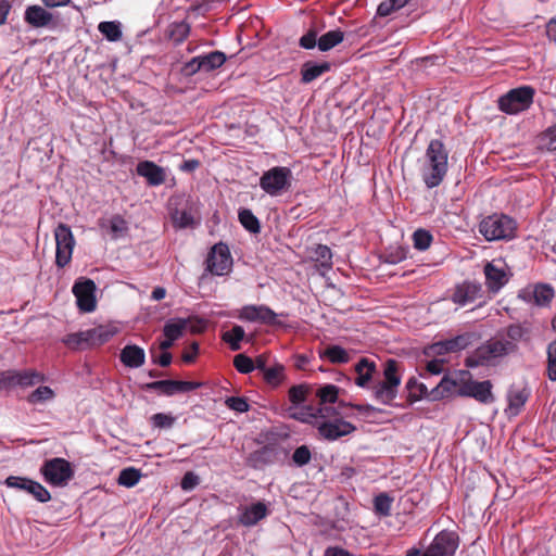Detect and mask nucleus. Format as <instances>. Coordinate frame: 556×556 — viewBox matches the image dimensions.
<instances>
[{"mask_svg":"<svg viewBox=\"0 0 556 556\" xmlns=\"http://www.w3.org/2000/svg\"><path fill=\"white\" fill-rule=\"evenodd\" d=\"M263 379L269 387L276 389L286 380L285 366L275 364L263 374Z\"/></svg>","mask_w":556,"mask_h":556,"instance_id":"nucleus-35","label":"nucleus"},{"mask_svg":"<svg viewBox=\"0 0 556 556\" xmlns=\"http://www.w3.org/2000/svg\"><path fill=\"white\" fill-rule=\"evenodd\" d=\"M203 386L200 381H180V380H157L148 382L141 388L147 391L155 390L160 391L166 396H173L176 393L190 392L197 390Z\"/></svg>","mask_w":556,"mask_h":556,"instance_id":"nucleus-19","label":"nucleus"},{"mask_svg":"<svg viewBox=\"0 0 556 556\" xmlns=\"http://www.w3.org/2000/svg\"><path fill=\"white\" fill-rule=\"evenodd\" d=\"M511 350V345L502 344V341L497 338H492L478 346L465 358V366L475 368L494 365L497 358L509 355Z\"/></svg>","mask_w":556,"mask_h":556,"instance_id":"nucleus-3","label":"nucleus"},{"mask_svg":"<svg viewBox=\"0 0 556 556\" xmlns=\"http://www.w3.org/2000/svg\"><path fill=\"white\" fill-rule=\"evenodd\" d=\"M55 396L53 390L47 386H40L34 390L28 396L29 404H39L52 400Z\"/></svg>","mask_w":556,"mask_h":556,"instance_id":"nucleus-47","label":"nucleus"},{"mask_svg":"<svg viewBox=\"0 0 556 556\" xmlns=\"http://www.w3.org/2000/svg\"><path fill=\"white\" fill-rule=\"evenodd\" d=\"M477 339L476 333L466 332L458 334L452 339L438 341L428 348V355H445L448 353H456L468 348Z\"/></svg>","mask_w":556,"mask_h":556,"instance_id":"nucleus-17","label":"nucleus"},{"mask_svg":"<svg viewBox=\"0 0 556 556\" xmlns=\"http://www.w3.org/2000/svg\"><path fill=\"white\" fill-rule=\"evenodd\" d=\"M483 296L484 291L480 282L465 280L454 287L451 301L458 306H466Z\"/></svg>","mask_w":556,"mask_h":556,"instance_id":"nucleus-18","label":"nucleus"},{"mask_svg":"<svg viewBox=\"0 0 556 556\" xmlns=\"http://www.w3.org/2000/svg\"><path fill=\"white\" fill-rule=\"evenodd\" d=\"M344 40V33L337 28L329 30L318 38V49L321 52H327L332 48L337 47Z\"/></svg>","mask_w":556,"mask_h":556,"instance_id":"nucleus-33","label":"nucleus"},{"mask_svg":"<svg viewBox=\"0 0 556 556\" xmlns=\"http://www.w3.org/2000/svg\"><path fill=\"white\" fill-rule=\"evenodd\" d=\"M286 456V451L279 444L270 443L249 454L247 465L254 469H263L274 465Z\"/></svg>","mask_w":556,"mask_h":556,"instance_id":"nucleus-13","label":"nucleus"},{"mask_svg":"<svg viewBox=\"0 0 556 556\" xmlns=\"http://www.w3.org/2000/svg\"><path fill=\"white\" fill-rule=\"evenodd\" d=\"M460 386L457 389V396L472 397L481 404H492L495 401L492 392L493 384L490 380L476 381L468 370H459Z\"/></svg>","mask_w":556,"mask_h":556,"instance_id":"nucleus-7","label":"nucleus"},{"mask_svg":"<svg viewBox=\"0 0 556 556\" xmlns=\"http://www.w3.org/2000/svg\"><path fill=\"white\" fill-rule=\"evenodd\" d=\"M89 337V346H99L108 341L115 334V332L108 327L99 326L87 330Z\"/></svg>","mask_w":556,"mask_h":556,"instance_id":"nucleus-37","label":"nucleus"},{"mask_svg":"<svg viewBox=\"0 0 556 556\" xmlns=\"http://www.w3.org/2000/svg\"><path fill=\"white\" fill-rule=\"evenodd\" d=\"M188 323L186 319L177 318L168 320L163 327V334L169 340H178L182 337L187 329Z\"/></svg>","mask_w":556,"mask_h":556,"instance_id":"nucleus-36","label":"nucleus"},{"mask_svg":"<svg viewBox=\"0 0 556 556\" xmlns=\"http://www.w3.org/2000/svg\"><path fill=\"white\" fill-rule=\"evenodd\" d=\"M141 478L140 470L128 467L123 470H121L117 482L119 485L126 486V488H132L135 486Z\"/></svg>","mask_w":556,"mask_h":556,"instance_id":"nucleus-43","label":"nucleus"},{"mask_svg":"<svg viewBox=\"0 0 556 556\" xmlns=\"http://www.w3.org/2000/svg\"><path fill=\"white\" fill-rule=\"evenodd\" d=\"M43 381L45 376L37 370H16V387L29 388Z\"/></svg>","mask_w":556,"mask_h":556,"instance_id":"nucleus-34","label":"nucleus"},{"mask_svg":"<svg viewBox=\"0 0 556 556\" xmlns=\"http://www.w3.org/2000/svg\"><path fill=\"white\" fill-rule=\"evenodd\" d=\"M407 3L408 0H384L378 5L377 15L381 17L389 16Z\"/></svg>","mask_w":556,"mask_h":556,"instance_id":"nucleus-50","label":"nucleus"},{"mask_svg":"<svg viewBox=\"0 0 556 556\" xmlns=\"http://www.w3.org/2000/svg\"><path fill=\"white\" fill-rule=\"evenodd\" d=\"M233 366L240 374H250L255 369L253 359L243 353L233 357Z\"/></svg>","mask_w":556,"mask_h":556,"instance_id":"nucleus-53","label":"nucleus"},{"mask_svg":"<svg viewBox=\"0 0 556 556\" xmlns=\"http://www.w3.org/2000/svg\"><path fill=\"white\" fill-rule=\"evenodd\" d=\"M225 405L237 413H247L250 409V405L247 399L241 396H229L225 400Z\"/></svg>","mask_w":556,"mask_h":556,"instance_id":"nucleus-59","label":"nucleus"},{"mask_svg":"<svg viewBox=\"0 0 556 556\" xmlns=\"http://www.w3.org/2000/svg\"><path fill=\"white\" fill-rule=\"evenodd\" d=\"M530 396L527 388L511 389L508 393V410L511 415H518Z\"/></svg>","mask_w":556,"mask_h":556,"instance_id":"nucleus-32","label":"nucleus"},{"mask_svg":"<svg viewBox=\"0 0 556 556\" xmlns=\"http://www.w3.org/2000/svg\"><path fill=\"white\" fill-rule=\"evenodd\" d=\"M53 233L55 239V265L59 268H64L72 261L76 240L71 227L64 223H60Z\"/></svg>","mask_w":556,"mask_h":556,"instance_id":"nucleus-11","label":"nucleus"},{"mask_svg":"<svg viewBox=\"0 0 556 556\" xmlns=\"http://www.w3.org/2000/svg\"><path fill=\"white\" fill-rule=\"evenodd\" d=\"M63 342L72 349H85L89 346L87 330L67 334Z\"/></svg>","mask_w":556,"mask_h":556,"instance_id":"nucleus-48","label":"nucleus"},{"mask_svg":"<svg viewBox=\"0 0 556 556\" xmlns=\"http://www.w3.org/2000/svg\"><path fill=\"white\" fill-rule=\"evenodd\" d=\"M339 395V388L334 384H326L317 390V396L319 397L320 407L325 404H333L337 402Z\"/></svg>","mask_w":556,"mask_h":556,"instance_id":"nucleus-46","label":"nucleus"},{"mask_svg":"<svg viewBox=\"0 0 556 556\" xmlns=\"http://www.w3.org/2000/svg\"><path fill=\"white\" fill-rule=\"evenodd\" d=\"M318 31L316 28H309L300 39L299 46L306 50L318 48Z\"/></svg>","mask_w":556,"mask_h":556,"instance_id":"nucleus-57","label":"nucleus"},{"mask_svg":"<svg viewBox=\"0 0 556 556\" xmlns=\"http://www.w3.org/2000/svg\"><path fill=\"white\" fill-rule=\"evenodd\" d=\"M485 286L490 293L496 294L508 283L509 274L504 266H498L495 261L488 262L483 267Z\"/></svg>","mask_w":556,"mask_h":556,"instance_id":"nucleus-21","label":"nucleus"},{"mask_svg":"<svg viewBox=\"0 0 556 556\" xmlns=\"http://www.w3.org/2000/svg\"><path fill=\"white\" fill-rule=\"evenodd\" d=\"M189 34L190 25L185 21L172 23L168 27V37L176 45L184 42Z\"/></svg>","mask_w":556,"mask_h":556,"instance_id":"nucleus-39","label":"nucleus"},{"mask_svg":"<svg viewBox=\"0 0 556 556\" xmlns=\"http://www.w3.org/2000/svg\"><path fill=\"white\" fill-rule=\"evenodd\" d=\"M202 66L201 58L198 55L185 64L184 72L186 75H194L198 72L203 71Z\"/></svg>","mask_w":556,"mask_h":556,"instance_id":"nucleus-62","label":"nucleus"},{"mask_svg":"<svg viewBox=\"0 0 556 556\" xmlns=\"http://www.w3.org/2000/svg\"><path fill=\"white\" fill-rule=\"evenodd\" d=\"M320 357L328 358L332 364H346L350 361L348 352L340 345H329Z\"/></svg>","mask_w":556,"mask_h":556,"instance_id":"nucleus-42","label":"nucleus"},{"mask_svg":"<svg viewBox=\"0 0 556 556\" xmlns=\"http://www.w3.org/2000/svg\"><path fill=\"white\" fill-rule=\"evenodd\" d=\"M292 172L289 167L275 166L260 178V187L269 195L277 197L288 190L291 185Z\"/></svg>","mask_w":556,"mask_h":556,"instance_id":"nucleus-10","label":"nucleus"},{"mask_svg":"<svg viewBox=\"0 0 556 556\" xmlns=\"http://www.w3.org/2000/svg\"><path fill=\"white\" fill-rule=\"evenodd\" d=\"M448 152L439 139H432L420 165L421 178L427 188L432 189L442 184L447 173Z\"/></svg>","mask_w":556,"mask_h":556,"instance_id":"nucleus-1","label":"nucleus"},{"mask_svg":"<svg viewBox=\"0 0 556 556\" xmlns=\"http://www.w3.org/2000/svg\"><path fill=\"white\" fill-rule=\"evenodd\" d=\"M24 20L28 25L35 28L49 27L54 22L53 14L37 4L26 8Z\"/></svg>","mask_w":556,"mask_h":556,"instance_id":"nucleus-25","label":"nucleus"},{"mask_svg":"<svg viewBox=\"0 0 556 556\" xmlns=\"http://www.w3.org/2000/svg\"><path fill=\"white\" fill-rule=\"evenodd\" d=\"M150 420L155 428L168 429L173 427L176 418L169 414L156 413L152 415Z\"/></svg>","mask_w":556,"mask_h":556,"instance_id":"nucleus-58","label":"nucleus"},{"mask_svg":"<svg viewBox=\"0 0 556 556\" xmlns=\"http://www.w3.org/2000/svg\"><path fill=\"white\" fill-rule=\"evenodd\" d=\"M527 333L528 330L520 324H511L506 327L503 336L498 334L496 338L502 341V344L511 345L510 354H514L518 351V343L523 340Z\"/></svg>","mask_w":556,"mask_h":556,"instance_id":"nucleus-29","label":"nucleus"},{"mask_svg":"<svg viewBox=\"0 0 556 556\" xmlns=\"http://www.w3.org/2000/svg\"><path fill=\"white\" fill-rule=\"evenodd\" d=\"M317 413L320 418L316 424L317 431L327 441H336L356 430V427L340 417V414L333 407H319Z\"/></svg>","mask_w":556,"mask_h":556,"instance_id":"nucleus-2","label":"nucleus"},{"mask_svg":"<svg viewBox=\"0 0 556 556\" xmlns=\"http://www.w3.org/2000/svg\"><path fill=\"white\" fill-rule=\"evenodd\" d=\"M8 488L26 492L40 503H47L51 500L50 492L38 481L27 477L9 476L4 480Z\"/></svg>","mask_w":556,"mask_h":556,"instance_id":"nucleus-14","label":"nucleus"},{"mask_svg":"<svg viewBox=\"0 0 556 556\" xmlns=\"http://www.w3.org/2000/svg\"><path fill=\"white\" fill-rule=\"evenodd\" d=\"M313 258L323 267L330 268L332 266V252L328 245L318 244L314 249Z\"/></svg>","mask_w":556,"mask_h":556,"instance_id":"nucleus-49","label":"nucleus"},{"mask_svg":"<svg viewBox=\"0 0 556 556\" xmlns=\"http://www.w3.org/2000/svg\"><path fill=\"white\" fill-rule=\"evenodd\" d=\"M540 144L548 151L556 150V125L548 127L541 134Z\"/></svg>","mask_w":556,"mask_h":556,"instance_id":"nucleus-54","label":"nucleus"},{"mask_svg":"<svg viewBox=\"0 0 556 556\" xmlns=\"http://www.w3.org/2000/svg\"><path fill=\"white\" fill-rule=\"evenodd\" d=\"M239 318L251 323L257 321L270 326L280 324L277 320V314L266 305H245L240 309Z\"/></svg>","mask_w":556,"mask_h":556,"instance_id":"nucleus-20","label":"nucleus"},{"mask_svg":"<svg viewBox=\"0 0 556 556\" xmlns=\"http://www.w3.org/2000/svg\"><path fill=\"white\" fill-rule=\"evenodd\" d=\"M511 350V345L502 344V341L497 338H492L478 346L465 358V366L475 368L494 365L497 358L509 355Z\"/></svg>","mask_w":556,"mask_h":556,"instance_id":"nucleus-4","label":"nucleus"},{"mask_svg":"<svg viewBox=\"0 0 556 556\" xmlns=\"http://www.w3.org/2000/svg\"><path fill=\"white\" fill-rule=\"evenodd\" d=\"M137 174L147 179L150 186L163 185L166 180V174L163 167L152 161H141L137 165Z\"/></svg>","mask_w":556,"mask_h":556,"instance_id":"nucleus-24","label":"nucleus"},{"mask_svg":"<svg viewBox=\"0 0 556 556\" xmlns=\"http://www.w3.org/2000/svg\"><path fill=\"white\" fill-rule=\"evenodd\" d=\"M554 289L546 283L536 285L532 291L522 290L519 298L528 303H534L538 306H546L554 298Z\"/></svg>","mask_w":556,"mask_h":556,"instance_id":"nucleus-22","label":"nucleus"},{"mask_svg":"<svg viewBox=\"0 0 556 556\" xmlns=\"http://www.w3.org/2000/svg\"><path fill=\"white\" fill-rule=\"evenodd\" d=\"M330 63H315L307 61L302 65L301 68V81L303 84H309L320 77L323 74L330 71Z\"/></svg>","mask_w":556,"mask_h":556,"instance_id":"nucleus-31","label":"nucleus"},{"mask_svg":"<svg viewBox=\"0 0 556 556\" xmlns=\"http://www.w3.org/2000/svg\"><path fill=\"white\" fill-rule=\"evenodd\" d=\"M547 377L549 380L556 381V340L547 346Z\"/></svg>","mask_w":556,"mask_h":556,"instance_id":"nucleus-55","label":"nucleus"},{"mask_svg":"<svg viewBox=\"0 0 556 556\" xmlns=\"http://www.w3.org/2000/svg\"><path fill=\"white\" fill-rule=\"evenodd\" d=\"M399 362L390 358L384 363L382 381L377 382L372 387L374 397L384 404L392 405L395 400L401 384V376L399 375Z\"/></svg>","mask_w":556,"mask_h":556,"instance_id":"nucleus-5","label":"nucleus"},{"mask_svg":"<svg viewBox=\"0 0 556 556\" xmlns=\"http://www.w3.org/2000/svg\"><path fill=\"white\" fill-rule=\"evenodd\" d=\"M432 240L433 237L431 232L426 229L420 228L413 233L414 248L419 251L427 250L430 247Z\"/></svg>","mask_w":556,"mask_h":556,"instance_id":"nucleus-52","label":"nucleus"},{"mask_svg":"<svg viewBox=\"0 0 556 556\" xmlns=\"http://www.w3.org/2000/svg\"><path fill=\"white\" fill-rule=\"evenodd\" d=\"M355 384L359 388H367L376 372V363L367 357H362L355 365Z\"/></svg>","mask_w":556,"mask_h":556,"instance_id":"nucleus-30","label":"nucleus"},{"mask_svg":"<svg viewBox=\"0 0 556 556\" xmlns=\"http://www.w3.org/2000/svg\"><path fill=\"white\" fill-rule=\"evenodd\" d=\"M119 361L128 368H139L146 362V352L139 345L127 344L121 350Z\"/></svg>","mask_w":556,"mask_h":556,"instance_id":"nucleus-28","label":"nucleus"},{"mask_svg":"<svg viewBox=\"0 0 556 556\" xmlns=\"http://www.w3.org/2000/svg\"><path fill=\"white\" fill-rule=\"evenodd\" d=\"M203 72H211L219 68L226 62L227 58L222 51H212L207 54L200 55Z\"/></svg>","mask_w":556,"mask_h":556,"instance_id":"nucleus-38","label":"nucleus"},{"mask_svg":"<svg viewBox=\"0 0 556 556\" xmlns=\"http://www.w3.org/2000/svg\"><path fill=\"white\" fill-rule=\"evenodd\" d=\"M516 222L505 214H493L479 224V232L488 241L508 240L515 237Z\"/></svg>","mask_w":556,"mask_h":556,"instance_id":"nucleus-6","label":"nucleus"},{"mask_svg":"<svg viewBox=\"0 0 556 556\" xmlns=\"http://www.w3.org/2000/svg\"><path fill=\"white\" fill-rule=\"evenodd\" d=\"M110 228L114 233L123 232L127 230L126 220L121 215H114L110 219Z\"/></svg>","mask_w":556,"mask_h":556,"instance_id":"nucleus-64","label":"nucleus"},{"mask_svg":"<svg viewBox=\"0 0 556 556\" xmlns=\"http://www.w3.org/2000/svg\"><path fill=\"white\" fill-rule=\"evenodd\" d=\"M307 388L303 384L293 386L289 389V401L293 405H299L306 400Z\"/></svg>","mask_w":556,"mask_h":556,"instance_id":"nucleus-60","label":"nucleus"},{"mask_svg":"<svg viewBox=\"0 0 556 556\" xmlns=\"http://www.w3.org/2000/svg\"><path fill=\"white\" fill-rule=\"evenodd\" d=\"M312 459V453L307 445H301L296 447L292 454V462L298 467L307 465Z\"/></svg>","mask_w":556,"mask_h":556,"instance_id":"nucleus-56","label":"nucleus"},{"mask_svg":"<svg viewBox=\"0 0 556 556\" xmlns=\"http://www.w3.org/2000/svg\"><path fill=\"white\" fill-rule=\"evenodd\" d=\"M406 260V251L403 248H397L386 254V262L389 264H399Z\"/></svg>","mask_w":556,"mask_h":556,"instance_id":"nucleus-63","label":"nucleus"},{"mask_svg":"<svg viewBox=\"0 0 556 556\" xmlns=\"http://www.w3.org/2000/svg\"><path fill=\"white\" fill-rule=\"evenodd\" d=\"M244 329L241 326H233L230 330L223 333L222 339L229 344L231 351L241 349L240 342L244 338Z\"/></svg>","mask_w":556,"mask_h":556,"instance_id":"nucleus-41","label":"nucleus"},{"mask_svg":"<svg viewBox=\"0 0 556 556\" xmlns=\"http://www.w3.org/2000/svg\"><path fill=\"white\" fill-rule=\"evenodd\" d=\"M206 270L215 276H225L230 273L232 257L226 243L219 242L212 247L206 258Z\"/></svg>","mask_w":556,"mask_h":556,"instance_id":"nucleus-12","label":"nucleus"},{"mask_svg":"<svg viewBox=\"0 0 556 556\" xmlns=\"http://www.w3.org/2000/svg\"><path fill=\"white\" fill-rule=\"evenodd\" d=\"M173 225L177 228H187L194 225V204L186 200L180 207L170 210Z\"/></svg>","mask_w":556,"mask_h":556,"instance_id":"nucleus-27","label":"nucleus"},{"mask_svg":"<svg viewBox=\"0 0 556 556\" xmlns=\"http://www.w3.org/2000/svg\"><path fill=\"white\" fill-rule=\"evenodd\" d=\"M240 224L251 233H258L261 225L258 218L249 208H240L238 212Z\"/></svg>","mask_w":556,"mask_h":556,"instance_id":"nucleus-40","label":"nucleus"},{"mask_svg":"<svg viewBox=\"0 0 556 556\" xmlns=\"http://www.w3.org/2000/svg\"><path fill=\"white\" fill-rule=\"evenodd\" d=\"M393 498L388 493H380L374 498L375 513L380 516H390Z\"/></svg>","mask_w":556,"mask_h":556,"instance_id":"nucleus-45","label":"nucleus"},{"mask_svg":"<svg viewBox=\"0 0 556 556\" xmlns=\"http://www.w3.org/2000/svg\"><path fill=\"white\" fill-rule=\"evenodd\" d=\"M459 386L460 376H458V371L454 377L446 375L441 379L440 383L431 390L429 397L432 401H438L452 395L457 396V389Z\"/></svg>","mask_w":556,"mask_h":556,"instance_id":"nucleus-26","label":"nucleus"},{"mask_svg":"<svg viewBox=\"0 0 556 556\" xmlns=\"http://www.w3.org/2000/svg\"><path fill=\"white\" fill-rule=\"evenodd\" d=\"M534 89L522 86L509 90L498 99V109L507 114H517L526 111L533 102Z\"/></svg>","mask_w":556,"mask_h":556,"instance_id":"nucleus-9","label":"nucleus"},{"mask_svg":"<svg viewBox=\"0 0 556 556\" xmlns=\"http://www.w3.org/2000/svg\"><path fill=\"white\" fill-rule=\"evenodd\" d=\"M269 514L268 507L263 502L253 503L241 509L238 522L244 527H253Z\"/></svg>","mask_w":556,"mask_h":556,"instance_id":"nucleus-23","label":"nucleus"},{"mask_svg":"<svg viewBox=\"0 0 556 556\" xmlns=\"http://www.w3.org/2000/svg\"><path fill=\"white\" fill-rule=\"evenodd\" d=\"M98 29L109 41H117L122 38L121 25L117 22H101Z\"/></svg>","mask_w":556,"mask_h":556,"instance_id":"nucleus-44","label":"nucleus"},{"mask_svg":"<svg viewBox=\"0 0 556 556\" xmlns=\"http://www.w3.org/2000/svg\"><path fill=\"white\" fill-rule=\"evenodd\" d=\"M459 538L453 531L439 532L421 556H454Z\"/></svg>","mask_w":556,"mask_h":556,"instance_id":"nucleus-15","label":"nucleus"},{"mask_svg":"<svg viewBox=\"0 0 556 556\" xmlns=\"http://www.w3.org/2000/svg\"><path fill=\"white\" fill-rule=\"evenodd\" d=\"M96 283L89 278H79L73 286V294L80 312L91 313L96 309Z\"/></svg>","mask_w":556,"mask_h":556,"instance_id":"nucleus-16","label":"nucleus"},{"mask_svg":"<svg viewBox=\"0 0 556 556\" xmlns=\"http://www.w3.org/2000/svg\"><path fill=\"white\" fill-rule=\"evenodd\" d=\"M406 388L409 390V397L412 402L419 401L430 394L428 392V388L424 383L418 382L415 378H410L407 381Z\"/></svg>","mask_w":556,"mask_h":556,"instance_id":"nucleus-51","label":"nucleus"},{"mask_svg":"<svg viewBox=\"0 0 556 556\" xmlns=\"http://www.w3.org/2000/svg\"><path fill=\"white\" fill-rule=\"evenodd\" d=\"M16 370H4L0 372V392L16 387Z\"/></svg>","mask_w":556,"mask_h":556,"instance_id":"nucleus-61","label":"nucleus"},{"mask_svg":"<svg viewBox=\"0 0 556 556\" xmlns=\"http://www.w3.org/2000/svg\"><path fill=\"white\" fill-rule=\"evenodd\" d=\"M43 480L52 486H65L74 478L72 464L65 458L54 457L40 467Z\"/></svg>","mask_w":556,"mask_h":556,"instance_id":"nucleus-8","label":"nucleus"}]
</instances>
